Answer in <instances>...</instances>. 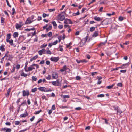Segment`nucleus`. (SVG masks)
Here are the masks:
<instances>
[{"label": "nucleus", "instance_id": "nucleus-1", "mask_svg": "<svg viewBox=\"0 0 132 132\" xmlns=\"http://www.w3.org/2000/svg\"><path fill=\"white\" fill-rule=\"evenodd\" d=\"M26 39V38L23 35H20L18 39V42L19 43L22 42Z\"/></svg>", "mask_w": 132, "mask_h": 132}, {"label": "nucleus", "instance_id": "nucleus-2", "mask_svg": "<svg viewBox=\"0 0 132 132\" xmlns=\"http://www.w3.org/2000/svg\"><path fill=\"white\" fill-rule=\"evenodd\" d=\"M58 18L60 21H62L65 19V17L64 15L60 13L58 14Z\"/></svg>", "mask_w": 132, "mask_h": 132}, {"label": "nucleus", "instance_id": "nucleus-3", "mask_svg": "<svg viewBox=\"0 0 132 132\" xmlns=\"http://www.w3.org/2000/svg\"><path fill=\"white\" fill-rule=\"evenodd\" d=\"M52 76L53 79H56L58 77V75L56 72H53L52 74Z\"/></svg>", "mask_w": 132, "mask_h": 132}, {"label": "nucleus", "instance_id": "nucleus-4", "mask_svg": "<svg viewBox=\"0 0 132 132\" xmlns=\"http://www.w3.org/2000/svg\"><path fill=\"white\" fill-rule=\"evenodd\" d=\"M52 84L53 85L56 86H60L61 85L60 83L59 82L58 80H57L56 81H52Z\"/></svg>", "mask_w": 132, "mask_h": 132}, {"label": "nucleus", "instance_id": "nucleus-5", "mask_svg": "<svg viewBox=\"0 0 132 132\" xmlns=\"http://www.w3.org/2000/svg\"><path fill=\"white\" fill-rule=\"evenodd\" d=\"M64 23L65 24H72V22L70 19H66L64 20Z\"/></svg>", "mask_w": 132, "mask_h": 132}, {"label": "nucleus", "instance_id": "nucleus-6", "mask_svg": "<svg viewBox=\"0 0 132 132\" xmlns=\"http://www.w3.org/2000/svg\"><path fill=\"white\" fill-rule=\"evenodd\" d=\"M59 58L58 57H52L51 59V60L53 62H57L59 60Z\"/></svg>", "mask_w": 132, "mask_h": 132}, {"label": "nucleus", "instance_id": "nucleus-7", "mask_svg": "<svg viewBox=\"0 0 132 132\" xmlns=\"http://www.w3.org/2000/svg\"><path fill=\"white\" fill-rule=\"evenodd\" d=\"M23 96H28L29 94V92L28 91H26L24 90L22 91Z\"/></svg>", "mask_w": 132, "mask_h": 132}, {"label": "nucleus", "instance_id": "nucleus-8", "mask_svg": "<svg viewBox=\"0 0 132 132\" xmlns=\"http://www.w3.org/2000/svg\"><path fill=\"white\" fill-rule=\"evenodd\" d=\"M45 50L44 49H42L41 50L39 51L38 53L40 55H41L45 53Z\"/></svg>", "mask_w": 132, "mask_h": 132}, {"label": "nucleus", "instance_id": "nucleus-9", "mask_svg": "<svg viewBox=\"0 0 132 132\" xmlns=\"http://www.w3.org/2000/svg\"><path fill=\"white\" fill-rule=\"evenodd\" d=\"M87 36L86 37H85V38H84L83 39V40H84L85 41L84 43H83L82 42H80V47H82L85 44V43L87 41Z\"/></svg>", "mask_w": 132, "mask_h": 132}, {"label": "nucleus", "instance_id": "nucleus-10", "mask_svg": "<svg viewBox=\"0 0 132 132\" xmlns=\"http://www.w3.org/2000/svg\"><path fill=\"white\" fill-rule=\"evenodd\" d=\"M33 21V20L32 21L30 19V18H28L27 19L25 22V23L27 24H30Z\"/></svg>", "mask_w": 132, "mask_h": 132}, {"label": "nucleus", "instance_id": "nucleus-11", "mask_svg": "<svg viewBox=\"0 0 132 132\" xmlns=\"http://www.w3.org/2000/svg\"><path fill=\"white\" fill-rule=\"evenodd\" d=\"M2 130L6 131V132H10L11 131V129L10 128H4L2 129Z\"/></svg>", "mask_w": 132, "mask_h": 132}, {"label": "nucleus", "instance_id": "nucleus-12", "mask_svg": "<svg viewBox=\"0 0 132 132\" xmlns=\"http://www.w3.org/2000/svg\"><path fill=\"white\" fill-rule=\"evenodd\" d=\"M11 88H9L8 89L7 93L5 94L6 97L8 98L9 96V95L10 92H11Z\"/></svg>", "mask_w": 132, "mask_h": 132}, {"label": "nucleus", "instance_id": "nucleus-13", "mask_svg": "<svg viewBox=\"0 0 132 132\" xmlns=\"http://www.w3.org/2000/svg\"><path fill=\"white\" fill-rule=\"evenodd\" d=\"M27 115H28V114L27 112L26 111L25 113L21 114L20 117H25Z\"/></svg>", "mask_w": 132, "mask_h": 132}, {"label": "nucleus", "instance_id": "nucleus-14", "mask_svg": "<svg viewBox=\"0 0 132 132\" xmlns=\"http://www.w3.org/2000/svg\"><path fill=\"white\" fill-rule=\"evenodd\" d=\"M8 58L7 59V60L11 61L13 57L12 55H9L8 56Z\"/></svg>", "mask_w": 132, "mask_h": 132}, {"label": "nucleus", "instance_id": "nucleus-15", "mask_svg": "<svg viewBox=\"0 0 132 132\" xmlns=\"http://www.w3.org/2000/svg\"><path fill=\"white\" fill-rule=\"evenodd\" d=\"M31 67L32 66L31 65L28 68V69H25V71L26 72H28L32 70V69L31 68Z\"/></svg>", "mask_w": 132, "mask_h": 132}, {"label": "nucleus", "instance_id": "nucleus-16", "mask_svg": "<svg viewBox=\"0 0 132 132\" xmlns=\"http://www.w3.org/2000/svg\"><path fill=\"white\" fill-rule=\"evenodd\" d=\"M19 34L18 32H16L13 34V36L14 38H16L18 37Z\"/></svg>", "mask_w": 132, "mask_h": 132}, {"label": "nucleus", "instance_id": "nucleus-17", "mask_svg": "<svg viewBox=\"0 0 132 132\" xmlns=\"http://www.w3.org/2000/svg\"><path fill=\"white\" fill-rule=\"evenodd\" d=\"M66 65H65L63 67V68L60 70V71L61 72H63L65 71L66 70Z\"/></svg>", "mask_w": 132, "mask_h": 132}, {"label": "nucleus", "instance_id": "nucleus-18", "mask_svg": "<svg viewBox=\"0 0 132 132\" xmlns=\"http://www.w3.org/2000/svg\"><path fill=\"white\" fill-rule=\"evenodd\" d=\"M61 97L62 98L65 99L66 98H69L70 97L69 95H62L61 96Z\"/></svg>", "mask_w": 132, "mask_h": 132}, {"label": "nucleus", "instance_id": "nucleus-19", "mask_svg": "<svg viewBox=\"0 0 132 132\" xmlns=\"http://www.w3.org/2000/svg\"><path fill=\"white\" fill-rule=\"evenodd\" d=\"M4 45H2L0 46V50L2 51H5V49L4 48Z\"/></svg>", "mask_w": 132, "mask_h": 132}, {"label": "nucleus", "instance_id": "nucleus-20", "mask_svg": "<svg viewBox=\"0 0 132 132\" xmlns=\"http://www.w3.org/2000/svg\"><path fill=\"white\" fill-rule=\"evenodd\" d=\"M94 19L95 20L98 21H99L101 20V18L97 16H95L94 18Z\"/></svg>", "mask_w": 132, "mask_h": 132}, {"label": "nucleus", "instance_id": "nucleus-21", "mask_svg": "<svg viewBox=\"0 0 132 132\" xmlns=\"http://www.w3.org/2000/svg\"><path fill=\"white\" fill-rule=\"evenodd\" d=\"M38 89L39 90L42 91H44L45 90V87H40L38 88Z\"/></svg>", "mask_w": 132, "mask_h": 132}, {"label": "nucleus", "instance_id": "nucleus-22", "mask_svg": "<svg viewBox=\"0 0 132 132\" xmlns=\"http://www.w3.org/2000/svg\"><path fill=\"white\" fill-rule=\"evenodd\" d=\"M7 42H9V43L11 45H13V40L12 39L10 40H8L6 41Z\"/></svg>", "mask_w": 132, "mask_h": 132}, {"label": "nucleus", "instance_id": "nucleus-23", "mask_svg": "<svg viewBox=\"0 0 132 132\" xmlns=\"http://www.w3.org/2000/svg\"><path fill=\"white\" fill-rule=\"evenodd\" d=\"M108 21V20L107 19H106L102 21V23L103 24H108V23H107V22Z\"/></svg>", "mask_w": 132, "mask_h": 132}, {"label": "nucleus", "instance_id": "nucleus-24", "mask_svg": "<svg viewBox=\"0 0 132 132\" xmlns=\"http://www.w3.org/2000/svg\"><path fill=\"white\" fill-rule=\"evenodd\" d=\"M11 38V34H7V38L6 39V41L7 40H9Z\"/></svg>", "mask_w": 132, "mask_h": 132}, {"label": "nucleus", "instance_id": "nucleus-25", "mask_svg": "<svg viewBox=\"0 0 132 132\" xmlns=\"http://www.w3.org/2000/svg\"><path fill=\"white\" fill-rule=\"evenodd\" d=\"M22 25L19 24H17L16 26V28L17 29H19L21 28Z\"/></svg>", "mask_w": 132, "mask_h": 132}, {"label": "nucleus", "instance_id": "nucleus-26", "mask_svg": "<svg viewBox=\"0 0 132 132\" xmlns=\"http://www.w3.org/2000/svg\"><path fill=\"white\" fill-rule=\"evenodd\" d=\"M106 42L107 40H105L104 42H101L100 43V45L101 46L104 45L106 43Z\"/></svg>", "mask_w": 132, "mask_h": 132}, {"label": "nucleus", "instance_id": "nucleus-27", "mask_svg": "<svg viewBox=\"0 0 132 132\" xmlns=\"http://www.w3.org/2000/svg\"><path fill=\"white\" fill-rule=\"evenodd\" d=\"M52 26L51 24L50 25L49 27L46 29V31L47 32L48 31L50 30L52 28Z\"/></svg>", "mask_w": 132, "mask_h": 132}, {"label": "nucleus", "instance_id": "nucleus-28", "mask_svg": "<svg viewBox=\"0 0 132 132\" xmlns=\"http://www.w3.org/2000/svg\"><path fill=\"white\" fill-rule=\"evenodd\" d=\"M95 30V28L94 27H91L90 29V32H93Z\"/></svg>", "mask_w": 132, "mask_h": 132}, {"label": "nucleus", "instance_id": "nucleus-29", "mask_svg": "<svg viewBox=\"0 0 132 132\" xmlns=\"http://www.w3.org/2000/svg\"><path fill=\"white\" fill-rule=\"evenodd\" d=\"M52 23L53 25V26L55 28V27H56L57 25L55 21H53L52 22Z\"/></svg>", "mask_w": 132, "mask_h": 132}, {"label": "nucleus", "instance_id": "nucleus-30", "mask_svg": "<svg viewBox=\"0 0 132 132\" xmlns=\"http://www.w3.org/2000/svg\"><path fill=\"white\" fill-rule=\"evenodd\" d=\"M114 86V84H112V85H109L108 86H107V88L108 89H111Z\"/></svg>", "mask_w": 132, "mask_h": 132}, {"label": "nucleus", "instance_id": "nucleus-31", "mask_svg": "<svg viewBox=\"0 0 132 132\" xmlns=\"http://www.w3.org/2000/svg\"><path fill=\"white\" fill-rule=\"evenodd\" d=\"M118 19L120 21H122L123 20V18L122 16H120L118 18Z\"/></svg>", "mask_w": 132, "mask_h": 132}, {"label": "nucleus", "instance_id": "nucleus-32", "mask_svg": "<svg viewBox=\"0 0 132 132\" xmlns=\"http://www.w3.org/2000/svg\"><path fill=\"white\" fill-rule=\"evenodd\" d=\"M80 13L79 11H78L76 13H73V15L74 16H76L77 15H78Z\"/></svg>", "mask_w": 132, "mask_h": 132}, {"label": "nucleus", "instance_id": "nucleus-33", "mask_svg": "<svg viewBox=\"0 0 132 132\" xmlns=\"http://www.w3.org/2000/svg\"><path fill=\"white\" fill-rule=\"evenodd\" d=\"M21 76H24L26 77L27 76V74H25L24 72H23L21 73Z\"/></svg>", "mask_w": 132, "mask_h": 132}, {"label": "nucleus", "instance_id": "nucleus-34", "mask_svg": "<svg viewBox=\"0 0 132 132\" xmlns=\"http://www.w3.org/2000/svg\"><path fill=\"white\" fill-rule=\"evenodd\" d=\"M15 67L14 66V65H13L12 69L11 70V72L12 73L13 72L15 71Z\"/></svg>", "mask_w": 132, "mask_h": 132}, {"label": "nucleus", "instance_id": "nucleus-35", "mask_svg": "<svg viewBox=\"0 0 132 132\" xmlns=\"http://www.w3.org/2000/svg\"><path fill=\"white\" fill-rule=\"evenodd\" d=\"M98 35V32L96 31L95 32L93 35V36H94L95 37L97 36Z\"/></svg>", "mask_w": 132, "mask_h": 132}, {"label": "nucleus", "instance_id": "nucleus-36", "mask_svg": "<svg viewBox=\"0 0 132 132\" xmlns=\"http://www.w3.org/2000/svg\"><path fill=\"white\" fill-rule=\"evenodd\" d=\"M117 111V112L120 114H121L122 112V111L119 108H118Z\"/></svg>", "mask_w": 132, "mask_h": 132}, {"label": "nucleus", "instance_id": "nucleus-37", "mask_svg": "<svg viewBox=\"0 0 132 132\" xmlns=\"http://www.w3.org/2000/svg\"><path fill=\"white\" fill-rule=\"evenodd\" d=\"M46 78L48 80H50L51 79V76L50 75H48L47 77H46Z\"/></svg>", "mask_w": 132, "mask_h": 132}, {"label": "nucleus", "instance_id": "nucleus-38", "mask_svg": "<svg viewBox=\"0 0 132 132\" xmlns=\"http://www.w3.org/2000/svg\"><path fill=\"white\" fill-rule=\"evenodd\" d=\"M104 96V95L103 94H100L97 96V97H103Z\"/></svg>", "mask_w": 132, "mask_h": 132}, {"label": "nucleus", "instance_id": "nucleus-39", "mask_svg": "<svg viewBox=\"0 0 132 132\" xmlns=\"http://www.w3.org/2000/svg\"><path fill=\"white\" fill-rule=\"evenodd\" d=\"M115 14V13L114 12H113L112 14L107 13V14L106 15L109 16H111V15H114Z\"/></svg>", "mask_w": 132, "mask_h": 132}, {"label": "nucleus", "instance_id": "nucleus-40", "mask_svg": "<svg viewBox=\"0 0 132 132\" xmlns=\"http://www.w3.org/2000/svg\"><path fill=\"white\" fill-rule=\"evenodd\" d=\"M81 79V77L79 76H77L76 77V80H79Z\"/></svg>", "mask_w": 132, "mask_h": 132}, {"label": "nucleus", "instance_id": "nucleus-41", "mask_svg": "<svg viewBox=\"0 0 132 132\" xmlns=\"http://www.w3.org/2000/svg\"><path fill=\"white\" fill-rule=\"evenodd\" d=\"M32 78L33 80L35 81L37 79V78L36 77H35L34 76H33L32 77Z\"/></svg>", "mask_w": 132, "mask_h": 132}, {"label": "nucleus", "instance_id": "nucleus-42", "mask_svg": "<svg viewBox=\"0 0 132 132\" xmlns=\"http://www.w3.org/2000/svg\"><path fill=\"white\" fill-rule=\"evenodd\" d=\"M47 46V44H46L45 45L44 44H43L41 45L40 46V47L41 48H45Z\"/></svg>", "mask_w": 132, "mask_h": 132}, {"label": "nucleus", "instance_id": "nucleus-43", "mask_svg": "<svg viewBox=\"0 0 132 132\" xmlns=\"http://www.w3.org/2000/svg\"><path fill=\"white\" fill-rule=\"evenodd\" d=\"M37 89V88H33L32 89V92H34L35 91H36Z\"/></svg>", "mask_w": 132, "mask_h": 132}, {"label": "nucleus", "instance_id": "nucleus-44", "mask_svg": "<svg viewBox=\"0 0 132 132\" xmlns=\"http://www.w3.org/2000/svg\"><path fill=\"white\" fill-rule=\"evenodd\" d=\"M47 35L49 37H51L52 35V33L51 32H50Z\"/></svg>", "mask_w": 132, "mask_h": 132}, {"label": "nucleus", "instance_id": "nucleus-45", "mask_svg": "<svg viewBox=\"0 0 132 132\" xmlns=\"http://www.w3.org/2000/svg\"><path fill=\"white\" fill-rule=\"evenodd\" d=\"M45 90L44 91L45 92H49V91H52V90L51 89H46L45 88Z\"/></svg>", "mask_w": 132, "mask_h": 132}, {"label": "nucleus", "instance_id": "nucleus-46", "mask_svg": "<svg viewBox=\"0 0 132 132\" xmlns=\"http://www.w3.org/2000/svg\"><path fill=\"white\" fill-rule=\"evenodd\" d=\"M55 9L54 8L52 9H48L49 11L50 12H52L53 11H54L55 10Z\"/></svg>", "mask_w": 132, "mask_h": 132}, {"label": "nucleus", "instance_id": "nucleus-47", "mask_svg": "<svg viewBox=\"0 0 132 132\" xmlns=\"http://www.w3.org/2000/svg\"><path fill=\"white\" fill-rule=\"evenodd\" d=\"M42 111V110H40L39 111H36L35 113V114H37L40 113V112Z\"/></svg>", "mask_w": 132, "mask_h": 132}, {"label": "nucleus", "instance_id": "nucleus-48", "mask_svg": "<svg viewBox=\"0 0 132 132\" xmlns=\"http://www.w3.org/2000/svg\"><path fill=\"white\" fill-rule=\"evenodd\" d=\"M113 108H114V109L115 110H118V106H113Z\"/></svg>", "mask_w": 132, "mask_h": 132}, {"label": "nucleus", "instance_id": "nucleus-49", "mask_svg": "<svg viewBox=\"0 0 132 132\" xmlns=\"http://www.w3.org/2000/svg\"><path fill=\"white\" fill-rule=\"evenodd\" d=\"M58 43V41L56 40L53 43H52L53 45H55L57 44Z\"/></svg>", "mask_w": 132, "mask_h": 132}, {"label": "nucleus", "instance_id": "nucleus-50", "mask_svg": "<svg viewBox=\"0 0 132 132\" xmlns=\"http://www.w3.org/2000/svg\"><path fill=\"white\" fill-rule=\"evenodd\" d=\"M4 18L3 17H1V22L2 23H4Z\"/></svg>", "mask_w": 132, "mask_h": 132}, {"label": "nucleus", "instance_id": "nucleus-51", "mask_svg": "<svg viewBox=\"0 0 132 132\" xmlns=\"http://www.w3.org/2000/svg\"><path fill=\"white\" fill-rule=\"evenodd\" d=\"M20 123V122L19 121H16L15 122V125H19Z\"/></svg>", "mask_w": 132, "mask_h": 132}, {"label": "nucleus", "instance_id": "nucleus-52", "mask_svg": "<svg viewBox=\"0 0 132 132\" xmlns=\"http://www.w3.org/2000/svg\"><path fill=\"white\" fill-rule=\"evenodd\" d=\"M12 15H13L15 13V9L14 8H12Z\"/></svg>", "mask_w": 132, "mask_h": 132}, {"label": "nucleus", "instance_id": "nucleus-53", "mask_svg": "<svg viewBox=\"0 0 132 132\" xmlns=\"http://www.w3.org/2000/svg\"><path fill=\"white\" fill-rule=\"evenodd\" d=\"M117 85L118 86L121 87L122 85L121 83H119L117 84Z\"/></svg>", "mask_w": 132, "mask_h": 132}, {"label": "nucleus", "instance_id": "nucleus-54", "mask_svg": "<svg viewBox=\"0 0 132 132\" xmlns=\"http://www.w3.org/2000/svg\"><path fill=\"white\" fill-rule=\"evenodd\" d=\"M34 104L36 105V106H38V104H37V101H36V98H35V100L34 102Z\"/></svg>", "mask_w": 132, "mask_h": 132}, {"label": "nucleus", "instance_id": "nucleus-55", "mask_svg": "<svg viewBox=\"0 0 132 132\" xmlns=\"http://www.w3.org/2000/svg\"><path fill=\"white\" fill-rule=\"evenodd\" d=\"M58 28L60 29H62L63 28V25H60L58 26Z\"/></svg>", "mask_w": 132, "mask_h": 132}, {"label": "nucleus", "instance_id": "nucleus-56", "mask_svg": "<svg viewBox=\"0 0 132 132\" xmlns=\"http://www.w3.org/2000/svg\"><path fill=\"white\" fill-rule=\"evenodd\" d=\"M46 53L48 54H51V52L50 50H48L46 51Z\"/></svg>", "mask_w": 132, "mask_h": 132}, {"label": "nucleus", "instance_id": "nucleus-57", "mask_svg": "<svg viewBox=\"0 0 132 132\" xmlns=\"http://www.w3.org/2000/svg\"><path fill=\"white\" fill-rule=\"evenodd\" d=\"M6 1L7 2V5H8V6H9L10 7H11V5H10L8 0H6Z\"/></svg>", "mask_w": 132, "mask_h": 132}, {"label": "nucleus", "instance_id": "nucleus-58", "mask_svg": "<svg viewBox=\"0 0 132 132\" xmlns=\"http://www.w3.org/2000/svg\"><path fill=\"white\" fill-rule=\"evenodd\" d=\"M41 36L42 37H47V35L46 34H42L41 35Z\"/></svg>", "mask_w": 132, "mask_h": 132}, {"label": "nucleus", "instance_id": "nucleus-59", "mask_svg": "<svg viewBox=\"0 0 132 132\" xmlns=\"http://www.w3.org/2000/svg\"><path fill=\"white\" fill-rule=\"evenodd\" d=\"M9 52L8 51H7L6 53L5 54V56H4V57H8V56L9 55H8V54L9 53Z\"/></svg>", "mask_w": 132, "mask_h": 132}, {"label": "nucleus", "instance_id": "nucleus-60", "mask_svg": "<svg viewBox=\"0 0 132 132\" xmlns=\"http://www.w3.org/2000/svg\"><path fill=\"white\" fill-rule=\"evenodd\" d=\"M81 62H82V63H83V62L86 63L87 62V61L85 59H83V60H81Z\"/></svg>", "mask_w": 132, "mask_h": 132}, {"label": "nucleus", "instance_id": "nucleus-61", "mask_svg": "<svg viewBox=\"0 0 132 132\" xmlns=\"http://www.w3.org/2000/svg\"><path fill=\"white\" fill-rule=\"evenodd\" d=\"M20 64H17L16 66V68L18 69H19L20 68Z\"/></svg>", "mask_w": 132, "mask_h": 132}, {"label": "nucleus", "instance_id": "nucleus-62", "mask_svg": "<svg viewBox=\"0 0 132 132\" xmlns=\"http://www.w3.org/2000/svg\"><path fill=\"white\" fill-rule=\"evenodd\" d=\"M71 43H70L68 44H67L66 46L67 47V48H69L70 47V45H71Z\"/></svg>", "mask_w": 132, "mask_h": 132}, {"label": "nucleus", "instance_id": "nucleus-63", "mask_svg": "<svg viewBox=\"0 0 132 132\" xmlns=\"http://www.w3.org/2000/svg\"><path fill=\"white\" fill-rule=\"evenodd\" d=\"M81 109V108L80 107H78L75 108V110H80Z\"/></svg>", "mask_w": 132, "mask_h": 132}, {"label": "nucleus", "instance_id": "nucleus-64", "mask_svg": "<svg viewBox=\"0 0 132 132\" xmlns=\"http://www.w3.org/2000/svg\"><path fill=\"white\" fill-rule=\"evenodd\" d=\"M52 109L53 110H55V105L54 104L52 105Z\"/></svg>", "mask_w": 132, "mask_h": 132}]
</instances>
